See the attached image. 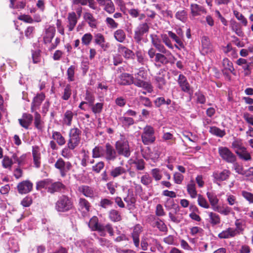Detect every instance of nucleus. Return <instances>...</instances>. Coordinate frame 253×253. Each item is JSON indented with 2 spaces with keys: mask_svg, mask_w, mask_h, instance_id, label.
Instances as JSON below:
<instances>
[{
  "mask_svg": "<svg viewBox=\"0 0 253 253\" xmlns=\"http://www.w3.org/2000/svg\"><path fill=\"white\" fill-rule=\"evenodd\" d=\"M231 147L234 150L236 153L242 150L245 147L243 145V141L240 138H236L232 143Z\"/></svg>",
  "mask_w": 253,
  "mask_h": 253,
  "instance_id": "e433bc0d",
  "label": "nucleus"
},
{
  "mask_svg": "<svg viewBox=\"0 0 253 253\" xmlns=\"http://www.w3.org/2000/svg\"><path fill=\"white\" fill-rule=\"evenodd\" d=\"M175 17L178 20L183 23H185L186 22L188 18L187 12L184 9L178 10L175 13Z\"/></svg>",
  "mask_w": 253,
  "mask_h": 253,
  "instance_id": "37998d69",
  "label": "nucleus"
},
{
  "mask_svg": "<svg viewBox=\"0 0 253 253\" xmlns=\"http://www.w3.org/2000/svg\"><path fill=\"white\" fill-rule=\"evenodd\" d=\"M50 184V180L45 179L37 182L36 185V188L37 190L41 188H47Z\"/></svg>",
  "mask_w": 253,
  "mask_h": 253,
  "instance_id": "680f3d73",
  "label": "nucleus"
},
{
  "mask_svg": "<svg viewBox=\"0 0 253 253\" xmlns=\"http://www.w3.org/2000/svg\"><path fill=\"white\" fill-rule=\"evenodd\" d=\"M72 149L69 147H65L62 150L61 155L65 158L69 159L73 157V154L71 152Z\"/></svg>",
  "mask_w": 253,
  "mask_h": 253,
  "instance_id": "774afa93",
  "label": "nucleus"
},
{
  "mask_svg": "<svg viewBox=\"0 0 253 253\" xmlns=\"http://www.w3.org/2000/svg\"><path fill=\"white\" fill-rule=\"evenodd\" d=\"M127 169L123 167L119 166L116 167L111 170L110 172V175L114 178H116L119 176L124 173H126L127 171Z\"/></svg>",
  "mask_w": 253,
  "mask_h": 253,
  "instance_id": "f704fd0d",
  "label": "nucleus"
},
{
  "mask_svg": "<svg viewBox=\"0 0 253 253\" xmlns=\"http://www.w3.org/2000/svg\"><path fill=\"white\" fill-rule=\"evenodd\" d=\"M12 165V160L8 157L4 156L2 161V167L5 169H10Z\"/></svg>",
  "mask_w": 253,
  "mask_h": 253,
  "instance_id": "0e129e2a",
  "label": "nucleus"
},
{
  "mask_svg": "<svg viewBox=\"0 0 253 253\" xmlns=\"http://www.w3.org/2000/svg\"><path fill=\"white\" fill-rule=\"evenodd\" d=\"M103 5L105 6L104 10L106 12L112 13L115 11V6L111 0H107V2H105V4Z\"/></svg>",
  "mask_w": 253,
  "mask_h": 253,
  "instance_id": "5fc2aeb1",
  "label": "nucleus"
},
{
  "mask_svg": "<svg viewBox=\"0 0 253 253\" xmlns=\"http://www.w3.org/2000/svg\"><path fill=\"white\" fill-rule=\"evenodd\" d=\"M150 37L152 43L159 51L166 52L165 46L161 44V40L157 35L151 34Z\"/></svg>",
  "mask_w": 253,
  "mask_h": 253,
  "instance_id": "2eb2a0df",
  "label": "nucleus"
},
{
  "mask_svg": "<svg viewBox=\"0 0 253 253\" xmlns=\"http://www.w3.org/2000/svg\"><path fill=\"white\" fill-rule=\"evenodd\" d=\"M230 175V172L227 169H224L221 172H214L213 176L215 180L218 181L226 180Z\"/></svg>",
  "mask_w": 253,
  "mask_h": 253,
  "instance_id": "b1692460",
  "label": "nucleus"
},
{
  "mask_svg": "<svg viewBox=\"0 0 253 253\" xmlns=\"http://www.w3.org/2000/svg\"><path fill=\"white\" fill-rule=\"evenodd\" d=\"M165 51L168 53L161 52L162 53H156L154 60L156 63L166 64L171 59L172 57H173L172 55L169 51L167 50L166 48Z\"/></svg>",
  "mask_w": 253,
  "mask_h": 253,
  "instance_id": "0eeeda50",
  "label": "nucleus"
},
{
  "mask_svg": "<svg viewBox=\"0 0 253 253\" xmlns=\"http://www.w3.org/2000/svg\"><path fill=\"white\" fill-rule=\"evenodd\" d=\"M79 191L87 197L92 198L94 196L93 189L87 186H82L79 188Z\"/></svg>",
  "mask_w": 253,
  "mask_h": 253,
  "instance_id": "58836bf2",
  "label": "nucleus"
},
{
  "mask_svg": "<svg viewBox=\"0 0 253 253\" xmlns=\"http://www.w3.org/2000/svg\"><path fill=\"white\" fill-rule=\"evenodd\" d=\"M55 33V28L53 26H49L45 30V35L43 36V41L45 43L51 42Z\"/></svg>",
  "mask_w": 253,
  "mask_h": 253,
  "instance_id": "412c9836",
  "label": "nucleus"
},
{
  "mask_svg": "<svg viewBox=\"0 0 253 253\" xmlns=\"http://www.w3.org/2000/svg\"><path fill=\"white\" fill-rule=\"evenodd\" d=\"M102 225L98 223V218L95 216L90 219L88 223V226L92 230L98 231L99 232L103 229Z\"/></svg>",
  "mask_w": 253,
  "mask_h": 253,
  "instance_id": "7c9ffc66",
  "label": "nucleus"
},
{
  "mask_svg": "<svg viewBox=\"0 0 253 253\" xmlns=\"http://www.w3.org/2000/svg\"><path fill=\"white\" fill-rule=\"evenodd\" d=\"M202 52L203 54H208L213 51V46L209 39L207 37H203L202 39Z\"/></svg>",
  "mask_w": 253,
  "mask_h": 253,
  "instance_id": "4468645a",
  "label": "nucleus"
},
{
  "mask_svg": "<svg viewBox=\"0 0 253 253\" xmlns=\"http://www.w3.org/2000/svg\"><path fill=\"white\" fill-rule=\"evenodd\" d=\"M149 27L146 23L140 24L134 31V39L139 43L142 40L143 36L148 32Z\"/></svg>",
  "mask_w": 253,
  "mask_h": 253,
  "instance_id": "39448f33",
  "label": "nucleus"
},
{
  "mask_svg": "<svg viewBox=\"0 0 253 253\" xmlns=\"http://www.w3.org/2000/svg\"><path fill=\"white\" fill-rule=\"evenodd\" d=\"M124 201L127 204V206L129 209H132L134 207L135 199L132 195H128L124 198Z\"/></svg>",
  "mask_w": 253,
  "mask_h": 253,
  "instance_id": "13d9d810",
  "label": "nucleus"
},
{
  "mask_svg": "<svg viewBox=\"0 0 253 253\" xmlns=\"http://www.w3.org/2000/svg\"><path fill=\"white\" fill-rule=\"evenodd\" d=\"M72 94L71 86L69 84L66 85L64 89L62 99L64 100H68Z\"/></svg>",
  "mask_w": 253,
  "mask_h": 253,
  "instance_id": "603ef678",
  "label": "nucleus"
},
{
  "mask_svg": "<svg viewBox=\"0 0 253 253\" xmlns=\"http://www.w3.org/2000/svg\"><path fill=\"white\" fill-rule=\"evenodd\" d=\"M134 85L139 87H142L148 93H151L153 91V86L150 83L140 79L137 78L136 80H134Z\"/></svg>",
  "mask_w": 253,
  "mask_h": 253,
  "instance_id": "aec40b11",
  "label": "nucleus"
},
{
  "mask_svg": "<svg viewBox=\"0 0 253 253\" xmlns=\"http://www.w3.org/2000/svg\"><path fill=\"white\" fill-rule=\"evenodd\" d=\"M207 196L212 210H214V208H216L218 206L219 199L216 194L213 192H207Z\"/></svg>",
  "mask_w": 253,
  "mask_h": 253,
  "instance_id": "c85d7f7f",
  "label": "nucleus"
},
{
  "mask_svg": "<svg viewBox=\"0 0 253 253\" xmlns=\"http://www.w3.org/2000/svg\"><path fill=\"white\" fill-rule=\"evenodd\" d=\"M141 139L145 145H148L155 141L156 138L154 136V129L151 126H146L144 128Z\"/></svg>",
  "mask_w": 253,
  "mask_h": 253,
  "instance_id": "20e7f679",
  "label": "nucleus"
},
{
  "mask_svg": "<svg viewBox=\"0 0 253 253\" xmlns=\"http://www.w3.org/2000/svg\"><path fill=\"white\" fill-rule=\"evenodd\" d=\"M67 27L70 32L73 31L78 22V17L75 12H72L68 13Z\"/></svg>",
  "mask_w": 253,
  "mask_h": 253,
  "instance_id": "a211bd4d",
  "label": "nucleus"
},
{
  "mask_svg": "<svg viewBox=\"0 0 253 253\" xmlns=\"http://www.w3.org/2000/svg\"><path fill=\"white\" fill-rule=\"evenodd\" d=\"M141 225L137 224L135 225L133 230L132 233V237L133 238L134 245L136 247H138L139 245V234L141 232Z\"/></svg>",
  "mask_w": 253,
  "mask_h": 253,
  "instance_id": "a878e982",
  "label": "nucleus"
},
{
  "mask_svg": "<svg viewBox=\"0 0 253 253\" xmlns=\"http://www.w3.org/2000/svg\"><path fill=\"white\" fill-rule=\"evenodd\" d=\"M80 141L81 138L69 137L67 143V146L69 148L72 149H74L79 145Z\"/></svg>",
  "mask_w": 253,
  "mask_h": 253,
  "instance_id": "49530a36",
  "label": "nucleus"
},
{
  "mask_svg": "<svg viewBox=\"0 0 253 253\" xmlns=\"http://www.w3.org/2000/svg\"><path fill=\"white\" fill-rule=\"evenodd\" d=\"M103 227V229L102 230H100L99 233H100V235L101 236H104L105 235V231L107 230L108 232L109 233L110 236H113L114 235V232H113V229L112 227V226L109 224H106V225H102L101 226Z\"/></svg>",
  "mask_w": 253,
  "mask_h": 253,
  "instance_id": "052dcab7",
  "label": "nucleus"
},
{
  "mask_svg": "<svg viewBox=\"0 0 253 253\" xmlns=\"http://www.w3.org/2000/svg\"><path fill=\"white\" fill-rule=\"evenodd\" d=\"M232 30L235 32V33L240 37H243L244 33L242 31L241 28L238 23L236 22H233L231 24Z\"/></svg>",
  "mask_w": 253,
  "mask_h": 253,
  "instance_id": "bf43d9fd",
  "label": "nucleus"
},
{
  "mask_svg": "<svg viewBox=\"0 0 253 253\" xmlns=\"http://www.w3.org/2000/svg\"><path fill=\"white\" fill-rule=\"evenodd\" d=\"M84 19L91 28H96L97 25V20L94 17L93 14L89 12L84 14Z\"/></svg>",
  "mask_w": 253,
  "mask_h": 253,
  "instance_id": "dca6fc26",
  "label": "nucleus"
},
{
  "mask_svg": "<svg viewBox=\"0 0 253 253\" xmlns=\"http://www.w3.org/2000/svg\"><path fill=\"white\" fill-rule=\"evenodd\" d=\"M55 167L59 169L61 175L64 177L67 172L70 170L72 165L69 162H65L62 158H59L54 165Z\"/></svg>",
  "mask_w": 253,
  "mask_h": 253,
  "instance_id": "423d86ee",
  "label": "nucleus"
},
{
  "mask_svg": "<svg viewBox=\"0 0 253 253\" xmlns=\"http://www.w3.org/2000/svg\"><path fill=\"white\" fill-rule=\"evenodd\" d=\"M64 188V185L60 182H56L50 184L48 187V192L50 193H53L61 190Z\"/></svg>",
  "mask_w": 253,
  "mask_h": 253,
  "instance_id": "473e14b6",
  "label": "nucleus"
},
{
  "mask_svg": "<svg viewBox=\"0 0 253 253\" xmlns=\"http://www.w3.org/2000/svg\"><path fill=\"white\" fill-rule=\"evenodd\" d=\"M90 204L84 198H80L79 202V209L83 213L84 216L87 215L89 211Z\"/></svg>",
  "mask_w": 253,
  "mask_h": 253,
  "instance_id": "6ab92c4d",
  "label": "nucleus"
},
{
  "mask_svg": "<svg viewBox=\"0 0 253 253\" xmlns=\"http://www.w3.org/2000/svg\"><path fill=\"white\" fill-rule=\"evenodd\" d=\"M44 98L45 95L42 93L39 94L34 98L31 106V111L32 112H35L36 111Z\"/></svg>",
  "mask_w": 253,
  "mask_h": 253,
  "instance_id": "393cba45",
  "label": "nucleus"
},
{
  "mask_svg": "<svg viewBox=\"0 0 253 253\" xmlns=\"http://www.w3.org/2000/svg\"><path fill=\"white\" fill-rule=\"evenodd\" d=\"M236 228L234 230L236 231V235L242 233L246 227V222L245 220L241 219H237L235 221Z\"/></svg>",
  "mask_w": 253,
  "mask_h": 253,
  "instance_id": "2f4dec72",
  "label": "nucleus"
},
{
  "mask_svg": "<svg viewBox=\"0 0 253 253\" xmlns=\"http://www.w3.org/2000/svg\"><path fill=\"white\" fill-rule=\"evenodd\" d=\"M198 204L199 206L205 208V209H209L210 208V204L208 203L207 200L204 198L202 195L199 194L198 195Z\"/></svg>",
  "mask_w": 253,
  "mask_h": 253,
  "instance_id": "de8ad7c7",
  "label": "nucleus"
},
{
  "mask_svg": "<svg viewBox=\"0 0 253 253\" xmlns=\"http://www.w3.org/2000/svg\"><path fill=\"white\" fill-rule=\"evenodd\" d=\"M119 84L121 85L134 84V77L127 73H123L120 75L117 80Z\"/></svg>",
  "mask_w": 253,
  "mask_h": 253,
  "instance_id": "f8f14e48",
  "label": "nucleus"
},
{
  "mask_svg": "<svg viewBox=\"0 0 253 253\" xmlns=\"http://www.w3.org/2000/svg\"><path fill=\"white\" fill-rule=\"evenodd\" d=\"M105 149L100 146L95 147L92 150V157L93 158H104Z\"/></svg>",
  "mask_w": 253,
  "mask_h": 253,
  "instance_id": "ea45409f",
  "label": "nucleus"
},
{
  "mask_svg": "<svg viewBox=\"0 0 253 253\" xmlns=\"http://www.w3.org/2000/svg\"><path fill=\"white\" fill-rule=\"evenodd\" d=\"M235 232L236 231L234 230V228L229 227L219 233L218 237L220 239H228L233 238L237 236Z\"/></svg>",
  "mask_w": 253,
  "mask_h": 253,
  "instance_id": "4be33fe9",
  "label": "nucleus"
},
{
  "mask_svg": "<svg viewBox=\"0 0 253 253\" xmlns=\"http://www.w3.org/2000/svg\"><path fill=\"white\" fill-rule=\"evenodd\" d=\"M177 82L181 89L183 91L188 93L190 94L192 93L193 91L191 89L190 85L188 82L185 76L182 74H180L178 76Z\"/></svg>",
  "mask_w": 253,
  "mask_h": 253,
  "instance_id": "1a4fd4ad",
  "label": "nucleus"
},
{
  "mask_svg": "<svg viewBox=\"0 0 253 253\" xmlns=\"http://www.w3.org/2000/svg\"><path fill=\"white\" fill-rule=\"evenodd\" d=\"M76 67L71 65L67 71V80L69 82H73L75 80V73Z\"/></svg>",
  "mask_w": 253,
  "mask_h": 253,
  "instance_id": "a18cd8bd",
  "label": "nucleus"
},
{
  "mask_svg": "<svg viewBox=\"0 0 253 253\" xmlns=\"http://www.w3.org/2000/svg\"><path fill=\"white\" fill-rule=\"evenodd\" d=\"M73 116V113L72 111L67 110L65 112L63 118V123L68 126H71Z\"/></svg>",
  "mask_w": 253,
  "mask_h": 253,
  "instance_id": "a19ab883",
  "label": "nucleus"
},
{
  "mask_svg": "<svg viewBox=\"0 0 253 253\" xmlns=\"http://www.w3.org/2000/svg\"><path fill=\"white\" fill-rule=\"evenodd\" d=\"M218 154L222 159L228 163H234L236 160V156L227 147L220 146L218 148Z\"/></svg>",
  "mask_w": 253,
  "mask_h": 253,
  "instance_id": "7ed1b4c3",
  "label": "nucleus"
},
{
  "mask_svg": "<svg viewBox=\"0 0 253 253\" xmlns=\"http://www.w3.org/2000/svg\"><path fill=\"white\" fill-rule=\"evenodd\" d=\"M93 36L90 33H86L82 38V43L84 45H88L92 40Z\"/></svg>",
  "mask_w": 253,
  "mask_h": 253,
  "instance_id": "4d7b16f0",
  "label": "nucleus"
},
{
  "mask_svg": "<svg viewBox=\"0 0 253 253\" xmlns=\"http://www.w3.org/2000/svg\"><path fill=\"white\" fill-rule=\"evenodd\" d=\"M210 132L213 135L219 137H222L225 135V132L224 130H221L216 126L211 127Z\"/></svg>",
  "mask_w": 253,
  "mask_h": 253,
  "instance_id": "c03bdc74",
  "label": "nucleus"
},
{
  "mask_svg": "<svg viewBox=\"0 0 253 253\" xmlns=\"http://www.w3.org/2000/svg\"><path fill=\"white\" fill-rule=\"evenodd\" d=\"M114 37L119 42H123L126 39V34L124 30L118 29L114 33Z\"/></svg>",
  "mask_w": 253,
  "mask_h": 253,
  "instance_id": "c9c22d12",
  "label": "nucleus"
},
{
  "mask_svg": "<svg viewBox=\"0 0 253 253\" xmlns=\"http://www.w3.org/2000/svg\"><path fill=\"white\" fill-rule=\"evenodd\" d=\"M33 121V116L29 114L25 113L23 115L22 118L19 119V122L20 125L27 129L31 125Z\"/></svg>",
  "mask_w": 253,
  "mask_h": 253,
  "instance_id": "5701e85b",
  "label": "nucleus"
},
{
  "mask_svg": "<svg viewBox=\"0 0 253 253\" xmlns=\"http://www.w3.org/2000/svg\"><path fill=\"white\" fill-rule=\"evenodd\" d=\"M95 42L99 45L102 48H105L108 46L105 44V39L104 36L100 33H97L94 36Z\"/></svg>",
  "mask_w": 253,
  "mask_h": 253,
  "instance_id": "79ce46f5",
  "label": "nucleus"
},
{
  "mask_svg": "<svg viewBox=\"0 0 253 253\" xmlns=\"http://www.w3.org/2000/svg\"><path fill=\"white\" fill-rule=\"evenodd\" d=\"M52 138L55 140L60 146H62L66 143L65 138L60 132L53 131L52 133Z\"/></svg>",
  "mask_w": 253,
  "mask_h": 253,
  "instance_id": "72a5a7b5",
  "label": "nucleus"
},
{
  "mask_svg": "<svg viewBox=\"0 0 253 253\" xmlns=\"http://www.w3.org/2000/svg\"><path fill=\"white\" fill-rule=\"evenodd\" d=\"M233 14L234 16L236 17V18L238 20L240 21L244 26H246L247 25V19L244 17V16L242 14L240 13L237 10H234Z\"/></svg>",
  "mask_w": 253,
  "mask_h": 253,
  "instance_id": "6e6d98bb",
  "label": "nucleus"
},
{
  "mask_svg": "<svg viewBox=\"0 0 253 253\" xmlns=\"http://www.w3.org/2000/svg\"><path fill=\"white\" fill-rule=\"evenodd\" d=\"M81 131L77 127L71 128L69 132V137L81 138Z\"/></svg>",
  "mask_w": 253,
  "mask_h": 253,
  "instance_id": "e2e57ef3",
  "label": "nucleus"
},
{
  "mask_svg": "<svg viewBox=\"0 0 253 253\" xmlns=\"http://www.w3.org/2000/svg\"><path fill=\"white\" fill-rule=\"evenodd\" d=\"M118 52L127 59L131 58L134 56V53L132 50L121 44L118 45Z\"/></svg>",
  "mask_w": 253,
  "mask_h": 253,
  "instance_id": "c756f323",
  "label": "nucleus"
},
{
  "mask_svg": "<svg viewBox=\"0 0 253 253\" xmlns=\"http://www.w3.org/2000/svg\"><path fill=\"white\" fill-rule=\"evenodd\" d=\"M236 154L238 156L239 158L245 161H249L252 160V157L250 153L247 151L246 147L243 148L242 150L238 152Z\"/></svg>",
  "mask_w": 253,
  "mask_h": 253,
  "instance_id": "4c0bfd02",
  "label": "nucleus"
},
{
  "mask_svg": "<svg viewBox=\"0 0 253 253\" xmlns=\"http://www.w3.org/2000/svg\"><path fill=\"white\" fill-rule=\"evenodd\" d=\"M226 201L228 204L231 206H238V201L237 200L236 197L231 194L227 193L226 194Z\"/></svg>",
  "mask_w": 253,
  "mask_h": 253,
  "instance_id": "09e8293b",
  "label": "nucleus"
},
{
  "mask_svg": "<svg viewBox=\"0 0 253 253\" xmlns=\"http://www.w3.org/2000/svg\"><path fill=\"white\" fill-rule=\"evenodd\" d=\"M190 8L191 16L193 17L201 16L207 13L206 9L203 6L197 3H191Z\"/></svg>",
  "mask_w": 253,
  "mask_h": 253,
  "instance_id": "9d476101",
  "label": "nucleus"
},
{
  "mask_svg": "<svg viewBox=\"0 0 253 253\" xmlns=\"http://www.w3.org/2000/svg\"><path fill=\"white\" fill-rule=\"evenodd\" d=\"M119 121L125 126H129L134 124V120L132 118L126 116L119 118Z\"/></svg>",
  "mask_w": 253,
  "mask_h": 253,
  "instance_id": "3c124183",
  "label": "nucleus"
},
{
  "mask_svg": "<svg viewBox=\"0 0 253 253\" xmlns=\"http://www.w3.org/2000/svg\"><path fill=\"white\" fill-rule=\"evenodd\" d=\"M160 151L157 148H154L153 150L148 149V152L144 155V158L146 160H151L155 163L158 161L160 157Z\"/></svg>",
  "mask_w": 253,
  "mask_h": 253,
  "instance_id": "ddd939ff",
  "label": "nucleus"
},
{
  "mask_svg": "<svg viewBox=\"0 0 253 253\" xmlns=\"http://www.w3.org/2000/svg\"><path fill=\"white\" fill-rule=\"evenodd\" d=\"M151 174L156 181H159L162 178V173L161 169L158 168L153 169L151 170Z\"/></svg>",
  "mask_w": 253,
  "mask_h": 253,
  "instance_id": "864d4df0",
  "label": "nucleus"
},
{
  "mask_svg": "<svg viewBox=\"0 0 253 253\" xmlns=\"http://www.w3.org/2000/svg\"><path fill=\"white\" fill-rule=\"evenodd\" d=\"M90 106L91 107V110L94 114H99L102 110L103 104L102 103H97L95 104H92Z\"/></svg>",
  "mask_w": 253,
  "mask_h": 253,
  "instance_id": "338daca9",
  "label": "nucleus"
},
{
  "mask_svg": "<svg viewBox=\"0 0 253 253\" xmlns=\"http://www.w3.org/2000/svg\"><path fill=\"white\" fill-rule=\"evenodd\" d=\"M109 217L113 221H118L121 220V217L119 212L116 210H112L110 212Z\"/></svg>",
  "mask_w": 253,
  "mask_h": 253,
  "instance_id": "69168bd1",
  "label": "nucleus"
},
{
  "mask_svg": "<svg viewBox=\"0 0 253 253\" xmlns=\"http://www.w3.org/2000/svg\"><path fill=\"white\" fill-rule=\"evenodd\" d=\"M73 207L71 199L66 196L61 197L56 203L55 209L59 212H66Z\"/></svg>",
  "mask_w": 253,
  "mask_h": 253,
  "instance_id": "f03ea898",
  "label": "nucleus"
},
{
  "mask_svg": "<svg viewBox=\"0 0 253 253\" xmlns=\"http://www.w3.org/2000/svg\"><path fill=\"white\" fill-rule=\"evenodd\" d=\"M32 155L35 167L38 168L41 166V154L40 149L38 146L33 147Z\"/></svg>",
  "mask_w": 253,
  "mask_h": 253,
  "instance_id": "f3484780",
  "label": "nucleus"
},
{
  "mask_svg": "<svg viewBox=\"0 0 253 253\" xmlns=\"http://www.w3.org/2000/svg\"><path fill=\"white\" fill-rule=\"evenodd\" d=\"M215 211H217L221 214L224 215H228L231 213V208L228 207H225L221 208L219 206H217L216 208H214V210Z\"/></svg>",
  "mask_w": 253,
  "mask_h": 253,
  "instance_id": "8fccbe9b",
  "label": "nucleus"
},
{
  "mask_svg": "<svg viewBox=\"0 0 253 253\" xmlns=\"http://www.w3.org/2000/svg\"><path fill=\"white\" fill-rule=\"evenodd\" d=\"M33 183L29 180H24L17 185L18 191L20 194H27L32 190Z\"/></svg>",
  "mask_w": 253,
  "mask_h": 253,
  "instance_id": "9b49d317",
  "label": "nucleus"
},
{
  "mask_svg": "<svg viewBox=\"0 0 253 253\" xmlns=\"http://www.w3.org/2000/svg\"><path fill=\"white\" fill-rule=\"evenodd\" d=\"M187 191L191 198L194 199L198 196L196 184L193 180H191L187 185Z\"/></svg>",
  "mask_w": 253,
  "mask_h": 253,
  "instance_id": "bb28decb",
  "label": "nucleus"
},
{
  "mask_svg": "<svg viewBox=\"0 0 253 253\" xmlns=\"http://www.w3.org/2000/svg\"><path fill=\"white\" fill-rule=\"evenodd\" d=\"M206 213L209 217V222L212 226L218 225L220 223V217L218 214L211 211H207Z\"/></svg>",
  "mask_w": 253,
  "mask_h": 253,
  "instance_id": "cd10ccee",
  "label": "nucleus"
},
{
  "mask_svg": "<svg viewBox=\"0 0 253 253\" xmlns=\"http://www.w3.org/2000/svg\"><path fill=\"white\" fill-rule=\"evenodd\" d=\"M117 153L110 144H106L104 158L107 162L115 161L117 157Z\"/></svg>",
  "mask_w": 253,
  "mask_h": 253,
  "instance_id": "6e6552de",
  "label": "nucleus"
},
{
  "mask_svg": "<svg viewBox=\"0 0 253 253\" xmlns=\"http://www.w3.org/2000/svg\"><path fill=\"white\" fill-rule=\"evenodd\" d=\"M115 148L117 153L120 155L127 158L130 155L128 142L123 135H121L120 139L116 142Z\"/></svg>",
  "mask_w": 253,
  "mask_h": 253,
  "instance_id": "f257e3e1",
  "label": "nucleus"
}]
</instances>
